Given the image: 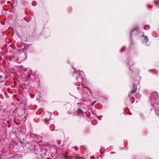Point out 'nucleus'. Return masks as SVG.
<instances>
[{
    "mask_svg": "<svg viewBox=\"0 0 159 159\" xmlns=\"http://www.w3.org/2000/svg\"><path fill=\"white\" fill-rule=\"evenodd\" d=\"M74 71H75V73L76 72V71L75 70V69H74Z\"/></svg>",
    "mask_w": 159,
    "mask_h": 159,
    "instance_id": "obj_14",
    "label": "nucleus"
},
{
    "mask_svg": "<svg viewBox=\"0 0 159 159\" xmlns=\"http://www.w3.org/2000/svg\"><path fill=\"white\" fill-rule=\"evenodd\" d=\"M132 61L131 60L129 61L128 63V64L129 66L130 65L131 66L132 65Z\"/></svg>",
    "mask_w": 159,
    "mask_h": 159,
    "instance_id": "obj_10",
    "label": "nucleus"
},
{
    "mask_svg": "<svg viewBox=\"0 0 159 159\" xmlns=\"http://www.w3.org/2000/svg\"><path fill=\"white\" fill-rule=\"evenodd\" d=\"M1 78V77H0V78Z\"/></svg>",
    "mask_w": 159,
    "mask_h": 159,
    "instance_id": "obj_16",
    "label": "nucleus"
},
{
    "mask_svg": "<svg viewBox=\"0 0 159 159\" xmlns=\"http://www.w3.org/2000/svg\"><path fill=\"white\" fill-rule=\"evenodd\" d=\"M51 120H52V119H45L44 122L46 124H50V123L49 122V121Z\"/></svg>",
    "mask_w": 159,
    "mask_h": 159,
    "instance_id": "obj_7",
    "label": "nucleus"
},
{
    "mask_svg": "<svg viewBox=\"0 0 159 159\" xmlns=\"http://www.w3.org/2000/svg\"><path fill=\"white\" fill-rule=\"evenodd\" d=\"M143 36L144 37V40L145 41V43H147L148 41V37L145 35L144 34H143Z\"/></svg>",
    "mask_w": 159,
    "mask_h": 159,
    "instance_id": "obj_5",
    "label": "nucleus"
},
{
    "mask_svg": "<svg viewBox=\"0 0 159 159\" xmlns=\"http://www.w3.org/2000/svg\"><path fill=\"white\" fill-rule=\"evenodd\" d=\"M139 32V31L138 28H135L132 30L130 34V36L131 37L132 35L134 34L136 35L138 34Z\"/></svg>",
    "mask_w": 159,
    "mask_h": 159,
    "instance_id": "obj_3",
    "label": "nucleus"
},
{
    "mask_svg": "<svg viewBox=\"0 0 159 159\" xmlns=\"http://www.w3.org/2000/svg\"><path fill=\"white\" fill-rule=\"evenodd\" d=\"M133 87L134 88L131 91V93H135L137 91V89L136 87V86L135 84H133Z\"/></svg>",
    "mask_w": 159,
    "mask_h": 159,
    "instance_id": "obj_4",
    "label": "nucleus"
},
{
    "mask_svg": "<svg viewBox=\"0 0 159 159\" xmlns=\"http://www.w3.org/2000/svg\"><path fill=\"white\" fill-rule=\"evenodd\" d=\"M33 74V71L32 70H30L28 72V77L30 78L31 75H32Z\"/></svg>",
    "mask_w": 159,
    "mask_h": 159,
    "instance_id": "obj_6",
    "label": "nucleus"
},
{
    "mask_svg": "<svg viewBox=\"0 0 159 159\" xmlns=\"http://www.w3.org/2000/svg\"><path fill=\"white\" fill-rule=\"evenodd\" d=\"M155 111H156V114H157V115L159 116V110H157L156 109Z\"/></svg>",
    "mask_w": 159,
    "mask_h": 159,
    "instance_id": "obj_11",
    "label": "nucleus"
},
{
    "mask_svg": "<svg viewBox=\"0 0 159 159\" xmlns=\"http://www.w3.org/2000/svg\"><path fill=\"white\" fill-rule=\"evenodd\" d=\"M147 6L148 7H149V8H151V6L149 5H147Z\"/></svg>",
    "mask_w": 159,
    "mask_h": 159,
    "instance_id": "obj_13",
    "label": "nucleus"
},
{
    "mask_svg": "<svg viewBox=\"0 0 159 159\" xmlns=\"http://www.w3.org/2000/svg\"><path fill=\"white\" fill-rule=\"evenodd\" d=\"M125 48L124 47L123 48H122L120 50V52H121L125 50Z\"/></svg>",
    "mask_w": 159,
    "mask_h": 159,
    "instance_id": "obj_12",
    "label": "nucleus"
},
{
    "mask_svg": "<svg viewBox=\"0 0 159 159\" xmlns=\"http://www.w3.org/2000/svg\"><path fill=\"white\" fill-rule=\"evenodd\" d=\"M78 72V76H77L76 78V80H81L82 84H84L86 81L84 78V76L85 75L84 72L82 70L79 71Z\"/></svg>",
    "mask_w": 159,
    "mask_h": 159,
    "instance_id": "obj_2",
    "label": "nucleus"
},
{
    "mask_svg": "<svg viewBox=\"0 0 159 159\" xmlns=\"http://www.w3.org/2000/svg\"><path fill=\"white\" fill-rule=\"evenodd\" d=\"M151 96L149 97V99L151 105L153 106V103H158L159 100V96L158 95L156 91L152 92L151 93Z\"/></svg>",
    "mask_w": 159,
    "mask_h": 159,
    "instance_id": "obj_1",
    "label": "nucleus"
},
{
    "mask_svg": "<svg viewBox=\"0 0 159 159\" xmlns=\"http://www.w3.org/2000/svg\"><path fill=\"white\" fill-rule=\"evenodd\" d=\"M77 112L79 114H81L83 113V111L81 109H78L77 110Z\"/></svg>",
    "mask_w": 159,
    "mask_h": 159,
    "instance_id": "obj_8",
    "label": "nucleus"
},
{
    "mask_svg": "<svg viewBox=\"0 0 159 159\" xmlns=\"http://www.w3.org/2000/svg\"><path fill=\"white\" fill-rule=\"evenodd\" d=\"M145 28H146V27H145H145H144V29L145 30H146Z\"/></svg>",
    "mask_w": 159,
    "mask_h": 159,
    "instance_id": "obj_15",
    "label": "nucleus"
},
{
    "mask_svg": "<svg viewBox=\"0 0 159 159\" xmlns=\"http://www.w3.org/2000/svg\"><path fill=\"white\" fill-rule=\"evenodd\" d=\"M154 3L155 4V5L156 6V7H157L159 8V5L158 4V2L156 1H155Z\"/></svg>",
    "mask_w": 159,
    "mask_h": 159,
    "instance_id": "obj_9",
    "label": "nucleus"
}]
</instances>
